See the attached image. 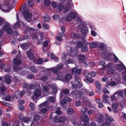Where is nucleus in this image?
<instances>
[{
  "mask_svg": "<svg viewBox=\"0 0 126 126\" xmlns=\"http://www.w3.org/2000/svg\"><path fill=\"white\" fill-rule=\"evenodd\" d=\"M100 54L103 59H106L110 61H113L115 62H117L118 61V58L114 54H110L106 50L104 51Z\"/></svg>",
  "mask_w": 126,
  "mask_h": 126,
  "instance_id": "nucleus-1",
  "label": "nucleus"
},
{
  "mask_svg": "<svg viewBox=\"0 0 126 126\" xmlns=\"http://www.w3.org/2000/svg\"><path fill=\"white\" fill-rule=\"evenodd\" d=\"M12 0H5L3 5H1L0 4V9L5 12H9L12 8L10 9L9 8L7 9H6L8 7H10H10H11L12 6H13L12 7H13L15 5V4L13 5L12 4H11Z\"/></svg>",
  "mask_w": 126,
  "mask_h": 126,
  "instance_id": "nucleus-2",
  "label": "nucleus"
},
{
  "mask_svg": "<svg viewBox=\"0 0 126 126\" xmlns=\"http://www.w3.org/2000/svg\"><path fill=\"white\" fill-rule=\"evenodd\" d=\"M82 99L84 108L81 109L80 111L83 113H85L87 111L88 107L91 108L92 106L91 103L87 99L86 96L84 95L82 97Z\"/></svg>",
  "mask_w": 126,
  "mask_h": 126,
  "instance_id": "nucleus-3",
  "label": "nucleus"
},
{
  "mask_svg": "<svg viewBox=\"0 0 126 126\" xmlns=\"http://www.w3.org/2000/svg\"><path fill=\"white\" fill-rule=\"evenodd\" d=\"M119 70L122 72L123 83L126 84V68L123 63L119 60Z\"/></svg>",
  "mask_w": 126,
  "mask_h": 126,
  "instance_id": "nucleus-4",
  "label": "nucleus"
},
{
  "mask_svg": "<svg viewBox=\"0 0 126 126\" xmlns=\"http://www.w3.org/2000/svg\"><path fill=\"white\" fill-rule=\"evenodd\" d=\"M5 31L9 34H11L13 32L10 25L7 23H5L3 27L0 30V38L3 36Z\"/></svg>",
  "mask_w": 126,
  "mask_h": 126,
  "instance_id": "nucleus-5",
  "label": "nucleus"
},
{
  "mask_svg": "<svg viewBox=\"0 0 126 126\" xmlns=\"http://www.w3.org/2000/svg\"><path fill=\"white\" fill-rule=\"evenodd\" d=\"M77 21L78 22H79L78 25V28L79 29H80L81 32L84 33L87 32H88V29L85 23L79 18H78Z\"/></svg>",
  "mask_w": 126,
  "mask_h": 126,
  "instance_id": "nucleus-6",
  "label": "nucleus"
},
{
  "mask_svg": "<svg viewBox=\"0 0 126 126\" xmlns=\"http://www.w3.org/2000/svg\"><path fill=\"white\" fill-rule=\"evenodd\" d=\"M77 13L76 11H70L66 16L65 19L68 21L70 22L77 16Z\"/></svg>",
  "mask_w": 126,
  "mask_h": 126,
  "instance_id": "nucleus-7",
  "label": "nucleus"
},
{
  "mask_svg": "<svg viewBox=\"0 0 126 126\" xmlns=\"http://www.w3.org/2000/svg\"><path fill=\"white\" fill-rule=\"evenodd\" d=\"M81 119L84 122V124H82V123L81 122V125H79V126H89V118L87 114L82 115L81 117Z\"/></svg>",
  "mask_w": 126,
  "mask_h": 126,
  "instance_id": "nucleus-8",
  "label": "nucleus"
},
{
  "mask_svg": "<svg viewBox=\"0 0 126 126\" xmlns=\"http://www.w3.org/2000/svg\"><path fill=\"white\" fill-rule=\"evenodd\" d=\"M44 68L43 71H41L42 73H44L43 75L41 77L40 79L41 81L43 82L45 81L49 77V73L48 71L46 70V69L43 68Z\"/></svg>",
  "mask_w": 126,
  "mask_h": 126,
  "instance_id": "nucleus-9",
  "label": "nucleus"
},
{
  "mask_svg": "<svg viewBox=\"0 0 126 126\" xmlns=\"http://www.w3.org/2000/svg\"><path fill=\"white\" fill-rule=\"evenodd\" d=\"M74 82H72L71 83L72 86L73 88H80L82 86V84L81 82V80L79 78L76 79Z\"/></svg>",
  "mask_w": 126,
  "mask_h": 126,
  "instance_id": "nucleus-10",
  "label": "nucleus"
},
{
  "mask_svg": "<svg viewBox=\"0 0 126 126\" xmlns=\"http://www.w3.org/2000/svg\"><path fill=\"white\" fill-rule=\"evenodd\" d=\"M23 15L26 21L29 22L31 21L32 15L28 10L25 9L23 12Z\"/></svg>",
  "mask_w": 126,
  "mask_h": 126,
  "instance_id": "nucleus-11",
  "label": "nucleus"
},
{
  "mask_svg": "<svg viewBox=\"0 0 126 126\" xmlns=\"http://www.w3.org/2000/svg\"><path fill=\"white\" fill-rule=\"evenodd\" d=\"M16 18L17 20V23L13 25V28L14 29L17 28L21 27V28H24L25 26V25L24 23L22 21L19 22V17L18 14H16Z\"/></svg>",
  "mask_w": 126,
  "mask_h": 126,
  "instance_id": "nucleus-12",
  "label": "nucleus"
},
{
  "mask_svg": "<svg viewBox=\"0 0 126 126\" xmlns=\"http://www.w3.org/2000/svg\"><path fill=\"white\" fill-rule=\"evenodd\" d=\"M74 7L73 3L71 1L68 2L65 5L63 13H65L70 11L71 8Z\"/></svg>",
  "mask_w": 126,
  "mask_h": 126,
  "instance_id": "nucleus-13",
  "label": "nucleus"
},
{
  "mask_svg": "<svg viewBox=\"0 0 126 126\" xmlns=\"http://www.w3.org/2000/svg\"><path fill=\"white\" fill-rule=\"evenodd\" d=\"M41 95V92L40 90L39 89H37L34 92V95L32 97V99L34 102H36V100L38 98V97L40 96Z\"/></svg>",
  "mask_w": 126,
  "mask_h": 126,
  "instance_id": "nucleus-14",
  "label": "nucleus"
},
{
  "mask_svg": "<svg viewBox=\"0 0 126 126\" xmlns=\"http://www.w3.org/2000/svg\"><path fill=\"white\" fill-rule=\"evenodd\" d=\"M83 92H84V93L83 92L82 93L78 92L77 94L79 95L78 97H80L81 95H82L83 94H88L90 96H92L94 95V93L92 91L90 92L89 90L86 89Z\"/></svg>",
  "mask_w": 126,
  "mask_h": 126,
  "instance_id": "nucleus-15",
  "label": "nucleus"
},
{
  "mask_svg": "<svg viewBox=\"0 0 126 126\" xmlns=\"http://www.w3.org/2000/svg\"><path fill=\"white\" fill-rule=\"evenodd\" d=\"M40 117L39 116H35L33 121L31 125H33L34 126H40V124L37 122V121L40 119Z\"/></svg>",
  "mask_w": 126,
  "mask_h": 126,
  "instance_id": "nucleus-16",
  "label": "nucleus"
},
{
  "mask_svg": "<svg viewBox=\"0 0 126 126\" xmlns=\"http://www.w3.org/2000/svg\"><path fill=\"white\" fill-rule=\"evenodd\" d=\"M95 117L96 120L99 123L104 121L105 120V118L99 114H96Z\"/></svg>",
  "mask_w": 126,
  "mask_h": 126,
  "instance_id": "nucleus-17",
  "label": "nucleus"
},
{
  "mask_svg": "<svg viewBox=\"0 0 126 126\" xmlns=\"http://www.w3.org/2000/svg\"><path fill=\"white\" fill-rule=\"evenodd\" d=\"M109 96L108 94H104L102 96V102L107 104H110V102L109 100Z\"/></svg>",
  "mask_w": 126,
  "mask_h": 126,
  "instance_id": "nucleus-18",
  "label": "nucleus"
},
{
  "mask_svg": "<svg viewBox=\"0 0 126 126\" xmlns=\"http://www.w3.org/2000/svg\"><path fill=\"white\" fill-rule=\"evenodd\" d=\"M55 112L58 115H61L62 114V112L60 110V107L57 108L56 109L55 112H53L51 114L49 117L50 119H51L53 116H55L56 114Z\"/></svg>",
  "mask_w": 126,
  "mask_h": 126,
  "instance_id": "nucleus-19",
  "label": "nucleus"
},
{
  "mask_svg": "<svg viewBox=\"0 0 126 126\" xmlns=\"http://www.w3.org/2000/svg\"><path fill=\"white\" fill-rule=\"evenodd\" d=\"M118 96V93L117 92H115L110 97V100L112 102L117 101V97Z\"/></svg>",
  "mask_w": 126,
  "mask_h": 126,
  "instance_id": "nucleus-20",
  "label": "nucleus"
},
{
  "mask_svg": "<svg viewBox=\"0 0 126 126\" xmlns=\"http://www.w3.org/2000/svg\"><path fill=\"white\" fill-rule=\"evenodd\" d=\"M81 70L80 68L77 69L76 67H74L71 70L72 74L73 75L74 74H79L81 73Z\"/></svg>",
  "mask_w": 126,
  "mask_h": 126,
  "instance_id": "nucleus-21",
  "label": "nucleus"
},
{
  "mask_svg": "<svg viewBox=\"0 0 126 126\" xmlns=\"http://www.w3.org/2000/svg\"><path fill=\"white\" fill-rule=\"evenodd\" d=\"M112 107L113 112L115 113H117L118 105L117 103H113L112 104Z\"/></svg>",
  "mask_w": 126,
  "mask_h": 126,
  "instance_id": "nucleus-22",
  "label": "nucleus"
},
{
  "mask_svg": "<svg viewBox=\"0 0 126 126\" xmlns=\"http://www.w3.org/2000/svg\"><path fill=\"white\" fill-rule=\"evenodd\" d=\"M68 120L67 118L65 116L63 115L62 116L60 117V122L62 123H67Z\"/></svg>",
  "mask_w": 126,
  "mask_h": 126,
  "instance_id": "nucleus-23",
  "label": "nucleus"
},
{
  "mask_svg": "<svg viewBox=\"0 0 126 126\" xmlns=\"http://www.w3.org/2000/svg\"><path fill=\"white\" fill-rule=\"evenodd\" d=\"M13 63L16 65H20L21 64V61L17 59H15L13 61Z\"/></svg>",
  "mask_w": 126,
  "mask_h": 126,
  "instance_id": "nucleus-24",
  "label": "nucleus"
},
{
  "mask_svg": "<svg viewBox=\"0 0 126 126\" xmlns=\"http://www.w3.org/2000/svg\"><path fill=\"white\" fill-rule=\"evenodd\" d=\"M48 104V102L47 100L39 105V108H41L43 107H46L47 105Z\"/></svg>",
  "mask_w": 126,
  "mask_h": 126,
  "instance_id": "nucleus-25",
  "label": "nucleus"
},
{
  "mask_svg": "<svg viewBox=\"0 0 126 126\" xmlns=\"http://www.w3.org/2000/svg\"><path fill=\"white\" fill-rule=\"evenodd\" d=\"M43 19L46 22H48L50 21V18L49 16L45 14L43 17Z\"/></svg>",
  "mask_w": 126,
  "mask_h": 126,
  "instance_id": "nucleus-26",
  "label": "nucleus"
},
{
  "mask_svg": "<svg viewBox=\"0 0 126 126\" xmlns=\"http://www.w3.org/2000/svg\"><path fill=\"white\" fill-rule=\"evenodd\" d=\"M26 54L28 56V57L31 59L32 60L33 59L34 57V55L33 54L31 53L30 50L26 52Z\"/></svg>",
  "mask_w": 126,
  "mask_h": 126,
  "instance_id": "nucleus-27",
  "label": "nucleus"
},
{
  "mask_svg": "<svg viewBox=\"0 0 126 126\" xmlns=\"http://www.w3.org/2000/svg\"><path fill=\"white\" fill-rule=\"evenodd\" d=\"M9 75H6L5 77H4V80H6V82L8 84H10V83L11 80V79L9 78H7V77H9Z\"/></svg>",
  "mask_w": 126,
  "mask_h": 126,
  "instance_id": "nucleus-28",
  "label": "nucleus"
},
{
  "mask_svg": "<svg viewBox=\"0 0 126 126\" xmlns=\"http://www.w3.org/2000/svg\"><path fill=\"white\" fill-rule=\"evenodd\" d=\"M74 111L73 109L71 108H68L67 111V113L69 115H70L73 114Z\"/></svg>",
  "mask_w": 126,
  "mask_h": 126,
  "instance_id": "nucleus-29",
  "label": "nucleus"
},
{
  "mask_svg": "<svg viewBox=\"0 0 126 126\" xmlns=\"http://www.w3.org/2000/svg\"><path fill=\"white\" fill-rule=\"evenodd\" d=\"M30 69L32 72L34 73H36L38 72L37 69L34 66H31Z\"/></svg>",
  "mask_w": 126,
  "mask_h": 126,
  "instance_id": "nucleus-30",
  "label": "nucleus"
},
{
  "mask_svg": "<svg viewBox=\"0 0 126 126\" xmlns=\"http://www.w3.org/2000/svg\"><path fill=\"white\" fill-rule=\"evenodd\" d=\"M38 86H39V85L36 84L35 83H33L29 84V87L30 89H34L35 88Z\"/></svg>",
  "mask_w": 126,
  "mask_h": 126,
  "instance_id": "nucleus-31",
  "label": "nucleus"
},
{
  "mask_svg": "<svg viewBox=\"0 0 126 126\" xmlns=\"http://www.w3.org/2000/svg\"><path fill=\"white\" fill-rule=\"evenodd\" d=\"M31 119L27 117H24L22 118V121L24 123H28L30 122Z\"/></svg>",
  "mask_w": 126,
  "mask_h": 126,
  "instance_id": "nucleus-32",
  "label": "nucleus"
},
{
  "mask_svg": "<svg viewBox=\"0 0 126 126\" xmlns=\"http://www.w3.org/2000/svg\"><path fill=\"white\" fill-rule=\"evenodd\" d=\"M39 113L41 114L45 113L47 110V109L45 108L42 109L39 108Z\"/></svg>",
  "mask_w": 126,
  "mask_h": 126,
  "instance_id": "nucleus-33",
  "label": "nucleus"
},
{
  "mask_svg": "<svg viewBox=\"0 0 126 126\" xmlns=\"http://www.w3.org/2000/svg\"><path fill=\"white\" fill-rule=\"evenodd\" d=\"M51 87L53 90V93L55 94L57 92L56 86V85L53 84L52 85Z\"/></svg>",
  "mask_w": 126,
  "mask_h": 126,
  "instance_id": "nucleus-34",
  "label": "nucleus"
},
{
  "mask_svg": "<svg viewBox=\"0 0 126 126\" xmlns=\"http://www.w3.org/2000/svg\"><path fill=\"white\" fill-rule=\"evenodd\" d=\"M47 99L48 101H50L52 102H54L55 101V97H48Z\"/></svg>",
  "mask_w": 126,
  "mask_h": 126,
  "instance_id": "nucleus-35",
  "label": "nucleus"
},
{
  "mask_svg": "<svg viewBox=\"0 0 126 126\" xmlns=\"http://www.w3.org/2000/svg\"><path fill=\"white\" fill-rule=\"evenodd\" d=\"M79 36V34L75 33H73L71 34V37L72 39H74L78 37Z\"/></svg>",
  "mask_w": 126,
  "mask_h": 126,
  "instance_id": "nucleus-36",
  "label": "nucleus"
},
{
  "mask_svg": "<svg viewBox=\"0 0 126 126\" xmlns=\"http://www.w3.org/2000/svg\"><path fill=\"white\" fill-rule=\"evenodd\" d=\"M53 118V120L55 122H60V117L58 115H56Z\"/></svg>",
  "mask_w": 126,
  "mask_h": 126,
  "instance_id": "nucleus-37",
  "label": "nucleus"
},
{
  "mask_svg": "<svg viewBox=\"0 0 126 126\" xmlns=\"http://www.w3.org/2000/svg\"><path fill=\"white\" fill-rule=\"evenodd\" d=\"M43 61V60L41 58L38 59L36 61L35 60H34V62L35 63L39 64H41L42 63Z\"/></svg>",
  "mask_w": 126,
  "mask_h": 126,
  "instance_id": "nucleus-38",
  "label": "nucleus"
},
{
  "mask_svg": "<svg viewBox=\"0 0 126 126\" xmlns=\"http://www.w3.org/2000/svg\"><path fill=\"white\" fill-rule=\"evenodd\" d=\"M81 48V50L82 51H86L88 50L87 47L86 45H83Z\"/></svg>",
  "mask_w": 126,
  "mask_h": 126,
  "instance_id": "nucleus-39",
  "label": "nucleus"
},
{
  "mask_svg": "<svg viewBox=\"0 0 126 126\" xmlns=\"http://www.w3.org/2000/svg\"><path fill=\"white\" fill-rule=\"evenodd\" d=\"M99 65H102L103 67H105L106 66L105 62L104 60H101L99 62Z\"/></svg>",
  "mask_w": 126,
  "mask_h": 126,
  "instance_id": "nucleus-40",
  "label": "nucleus"
},
{
  "mask_svg": "<svg viewBox=\"0 0 126 126\" xmlns=\"http://www.w3.org/2000/svg\"><path fill=\"white\" fill-rule=\"evenodd\" d=\"M86 59L85 57L83 55H80L79 56V60L80 61H85Z\"/></svg>",
  "mask_w": 126,
  "mask_h": 126,
  "instance_id": "nucleus-41",
  "label": "nucleus"
},
{
  "mask_svg": "<svg viewBox=\"0 0 126 126\" xmlns=\"http://www.w3.org/2000/svg\"><path fill=\"white\" fill-rule=\"evenodd\" d=\"M72 77L69 74H67L65 77V79L66 80L68 81L71 79Z\"/></svg>",
  "mask_w": 126,
  "mask_h": 126,
  "instance_id": "nucleus-42",
  "label": "nucleus"
},
{
  "mask_svg": "<svg viewBox=\"0 0 126 126\" xmlns=\"http://www.w3.org/2000/svg\"><path fill=\"white\" fill-rule=\"evenodd\" d=\"M95 86L98 89H100L101 88V85L100 83L98 81L95 82Z\"/></svg>",
  "mask_w": 126,
  "mask_h": 126,
  "instance_id": "nucleus-43",
  "label": "nucleus"
},
{
  "mask_svg": "<svg viewBox=\"0 0 126 126\" xmlns=\"http://www.w3.org/2000/svg\"><path fill=\"white\" fill-rule=\"evenodd\" d=\"M29 107L31 110H33L35 108V105L34 103L33 102L29 104Z\"/></svg>",
  "mask_w": 126,
  "mask_h": 126,
  "instance_id": "nucleus-44",
  "label": "nucleus"
},
{
  "mask_svg": "<svg viewBox=\"0 0 126 126\" xmlns=\"http://www.w3.org/2000/svg\"><path fill=\"white\" fill-rule=\"evenodd\" d=\"M34 0H28V4L30 6L32 7L34 5Z\"/></svg>",
  "mask_w": 126,
  "mask_h": 126,
  "instance_id": "nucleus-45",
  "label": "nucleus"
},
{
  "mask_svg": "<svg viewBox=\"0 0 126 126\" xmlns=\"http://www.w3.org/2000/svg\"><path fill=\"white\" fill-rule=\"evenodd\" d=\"M71 122L73 124L74 126H77L79 125H79H81L80 124H78L76 121H74V120H71Z\"/></svg>",
  "mask_w": 126,
  "mask_h": 126,
  "instance_id": "nucleus-46",
  "label": "nucleus"
},
{
  "mask_svg": "<svg viewBox=\"0 0 126 126\" xmlns=\"http://www.w3.org/2000/svg\"><path fill=\"white\" fill-rule=\"evenodd\" d=\"M124 101L122 100L121 102V104H119V107L121 108V109H123L124 107Z\"/></svg>",
  "mask_w": 126,
  "mask_h": 126,
  "instance_id": "nucleus-47",
  "label": "nucleus"
},
{
  "mask_svg": "<svg viewBox=\"0 0 126 126\" xmlns=\"http://www.w3.org/2000/svg\"><path fill=\"white\" fill-rule=\"evenodd\" d=\"M96 74V72L94 71H92L90 73V75L91 77H94Z\"/></svg>",
  "mask_w": 126,
  "mask_h": 126,
  "instance_id": "nucleus-48",
  "label": "nucleus"
},
{
  "mask_svg": "<svg viewBox=\"0 0 126 126\" xmlns=\"http://www.w3.org/2000/svg\"><path fill=\"white\" fill-rule=\"evenodd\" d=\"M96 45V43L94 42H93L90 44V46L92 48L95 47Z\"/></svg>",
  "mask_w": 126,
  "mask_h": 126,
  "instance_id": "nucleus-49",
  "label": "nucleus"
},
{
  "mask_svg": "<svg viewBox=\"0 0 126 126\" xmlns=\"http://www.w3.org/2000/svg\"><path fill=\"white\" fill-rule=\"evenodd\" d=\"M41 86L43 87V89L44 91L46 92L49 90L47 86H45L43 87V84H42Z\"/></svg>",
  "mask_w": 126,
  "mask_h": 126,
  "instance_id": "nucleus-50",
  "label": "nucleus"
},
{
  "mask_svg": "<svg viewBox=\"0 0 126 126\" xmlns=\"http://www.w3.org/2000/svg\"><path fill=\"white\" fill-rule=\"evenodd\" d=\"M106 116L107 118V119L113 121L114 119L113 118L111 117V116L108 114H106Z\"/></svg>",
  "mask_w": 126,
  "mask_h": 126,
  "instance_id": "nucleus-51",
  "label": "nucleus"
},
{
  "mask_svg": "<svg viewBox=\"0 0 126 126\" xmlns=\"http://www.w3.org/2000/svg\"><path fill=\"white\" fill-rule=\"evenodd\" d=\"M19 91H16L15 93V95L16 98H18L20 97Z\"/></svg>",
  "mask_w": 126,
  "mask_h": 126,
  "instance_id": "nucleus-52",
  "label": "nucleus"
},
{
  "mask_svg": "<svg viewBox=\"0 0 126 126\" xmlns=\"http://www.w3.org/2000/svg\"><path fill=\"white\" fill-rule=\"evenodd\" d=\"M14 70L15 71L17 72L18 71L21 69V68L19 67V66H17V68L14 67L13 68Z\"/></svg>",
  "mask_w": 126,
  "mask_h": 126,
  "instance_id": "nucleus-53",
  "label": "nucleus"
},
{
  "mask_svg": "<svg viewBox=\"0 0 126 126\" xmlns=\"http://www.w3.org/2000/svg\"><path fill=\"white\" fill-rule=\"evenodd\" d=\"M1 103L2 105L6 107L9 106H10V105L9 104L4 102L1 101Z\"/></svg>",
  "mask_w": 126,
  "mask_h": 126,
  "instance_id": "nucleus-54",
  "label": "nucleus"
},
{
  "mask_svg": "<svg viewBox=\"0 0 126 126\" xmlns=\"http://www.w3.org/2000/svg\"><path fill=\"white\" fill-rule=\"evenodd\" d=\"M82 104V103L79 101H76L75 103V105L77 107L80 106Z\"/></svg>",
  "mask_w": 126,
  "mask_h": 126,
  "instance_id": "nucleus-55",
  "label": "nucleus"
},
{
  "mask_svg": "<svg viewBox=\"0 0 126 126\" xmlns=\"http://www.w3.org/2000/svg\"><path fill=\"white\" fill-rule=\"evenodd\" d=\"M124 92L123 90L119 91V96L123 97V96Z\"/></svg>",
  "mask_w": 126,
  "mask_h": 126,
  "instance_id": "nucleus-56",
  "label": "nucleus"
},
{
  "mask_svg": "<svg viewBox=\"0 0 126 126\" xmlns=\"http://www.w3.org/2000/svg\"><path fill=\"white\" fill-rule=\"evenodd\" d=\"M60 16L58 15H55L53 16V19L55 20L59 19V18Z\"/></svg>",
  "mask_w": 126,
  "mask_h": 126,
  "instance_id": "nucleus-57",
  "label": "nucleus"
},
{
  "mask_svg": "<svg viewBox=\"0 0 126 126\" xmlns=\"http://www.w3.org/2000/svg\"><path fill=\"white\" fill-rule=\"evenodd\" d=\"M42 26L43 28L46 29H48L49 28L48 25L46 23L43 24Z\"/></svg>",
  "mask_w": 126,
  "mask_h": 126,
  "instance_id": "nucleus-58",
  "label": "nucleus"
},
{
  "mask_svg": "<svg viewBox=\"0 0 126 126\" xmlns=\"http://www.w3.org/2000/svg\"><path fill=\"white\" fill-rule=\"evenodd\" d=\"M28 44L27 45L26 43H24V44L21 45L20 47L23 49H25L27 47Z\"/></svg>",
  "mask_w": 126,
  "mask_h": 126,
  "instance_id": "nucleus-59",
  "label": "nucleus"
},
{
  "mask_svg": "<svg viewBox=\"0 0 126 126\" xmlns=\"http://www.w3.org/2000/svg\"><path fill=\"white\" fill-rule=\"evenodd\" d=\"M18 108L19 110H20L21 111L25 109V108L22 105H18Z\"/></svg>",
  "mask_w": 126,
  "mask_h": 126,
  "instance_id": "nucleus-60",
  "label": "nucleus"
},
{
  "mask_svg": "<svg viewBox=\"0 0 126 126\" xmlns=\"http://www.w3.org/2000/svg\"><path fill=\"white\" fill-rule=\"evenodd\" d=\"M61 104L62 105H65L67 104V102L64 99V98L62 100L61 102Z\"/></svg>",
  "mask_w": 126,
  "mask_h": 126,
  "instance_id": "nucleus-61",
  "label": "nucleus"
},
{
  "mask_svg": "<svg viewBox=\"0 0 126 126\" xmlns=\"http://www.w3.org/2000/svg\"><path fill=\"white\" fill-rule=\"evenodd\" d=\"M34 75L32 74L28 75L27 77V78L29 79H32L34 78Z\"/></svg>",
  "mask_w": 126,
  "mask_h": 126,
  "instance_id": "nucleus-62",
  "label": "nucleus"
},
{
  "mask_svg": "<svg viewBox=\"0 0 126 126\" xmlns=\"http://www.w3.org/2000/svg\"><path fill=\"white\" fill-rule=\"evenodd\" d=\"M63 7L64 6L63 5L61 4H60L58 5V9L60 11H61L63 8Z\"/></svg>",
  "mask_w": 126,
  "mask_h": 126,
  "instance_id": "nucleus-63",
  "label": "nucleus"
},
{
  "mask_svg": "<svg viewBox=\"0 0 126 126\" xmlns=\"http://www.w3.org/2000/svg\"><path fill=\"white\" fill-rule=\"evenodd\" d=\"M91 34L93 36H95L97 35V33L94 31L92 30L91 31Z\"/></svg>",
  "mask_w": 126,
  "mask_h": 126,
  "instance_id": "nucleus-64",
  "label": "nucleus"
}]
</instances>
